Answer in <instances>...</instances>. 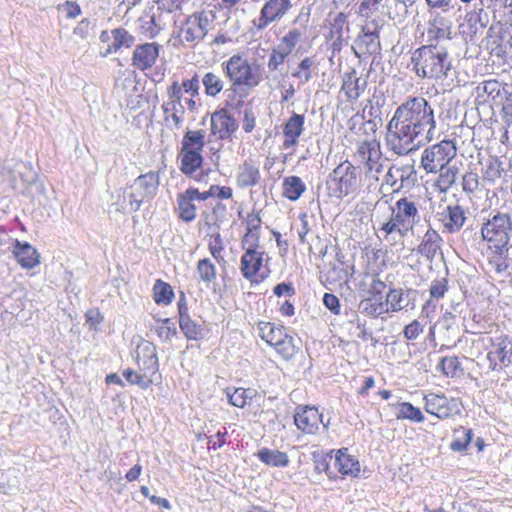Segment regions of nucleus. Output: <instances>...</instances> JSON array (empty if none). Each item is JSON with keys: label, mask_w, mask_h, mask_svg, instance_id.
I'll list each match as a JSON object with an SVG mask.
<instances>
[{"label": "nucleus", "mask_w": 512, "mask_h": 512, "mask_svg": "<svg viewBox=\"0 0 512 512\" xmlns=\"http://www.w3.org/2000/svg\"><path fill=\"white\" fill-rule=\"evenodd\" d=\"M301 36L302 34L298 29H292L282 37L277 47L290 55L297 43L300 41Z\"/></svg>", "instance_id": "52"}, {"label": "nucleus", "mask_w": 512, "mask_h": 512, "mask_svg": "<svg viewBox=\"0 0 512 512\" xmlns=\"http://www.w3.org/2000/svg\"><path fill=\"white\" fill-rule=\"evenodd\" d=\"M203 162L200 151L186 150L181 151V171L186 175L194 173Z\"/></svg>", "instance_id": "35"}, {"label": "nucleus", "mask_w": 512, "mask_h": 512, "mask_svg": "<svg viewBox=\"0 0 512 512\" xmlns=\"http://www.w3.org/2000/svg\"><path fill=\"white\" fill-rule=\"evenodd\" d=\"M255 391L252 389L237 388L232 393L227 392L229 402L236 407L243 408L247 400L252 399Z\"/></svg>", "instance_id": "49"}, {"label": "nucleus", "mask_w": 512, "mask_h": 512, "mask_svg": "<svg viewBox=\"0 0 512 512\" xmlns=\"http://www.w3.org/2000/svg\"><path fill=\"white\" fill-rule=\"evenodd\" d=\"M180 85L182 86V91L184 90L185 93L192 97L199 94L200 81L197 74H195L191 79L184 80Z\"/></svg>", "instance_id": "62"}, {"label": "nucleus", "mask_w": 512, "mask_h": 512, "mask_svg": "<svg viewBox=\"0 0 512 512\" xmlns=\"http://www.w3.org/2000/svg\"><path fill=\"white\" fill-rule=\"evenodd\" d=\"M202 84L205 88V94L210 97H215L224 88V82L221 77L213 72L204 74Z\"/></svg>", "instance_id": "45"}, {"label": "nucleus", "mask_w": 512, "mask_h": 512, "mask_svg": "<svg viewBox=\"0 0 512 512\" xmlns=\"http://www.w3.org/2000/svg\"><path fill=\"white\" fill-rule=\"evenodd\" d=\"M222 68L234 90L238 87L252 89L261 82L260 74L254 72L248 60L240 55L231 56L222 63Z\"/></svg>", "instance_id": "7"}, {"label": "nucleus", "mask_w": 512, "mask_h": 512, "mask_svg": "<svg viewBox=\"0 0 512 512\" xmlns=\"http://www.w3.org/2000/svg\"><path fill=\"white\" fill-rule=\"evenodd\" d=\"M436 120L424 97H412L399 105L387 125L386 145L396 155H407L435 139Z\"/></svg>", "instance_id": "1"}, {"label": "nucleus", "mask_w": 512, "mask_h": 512, "mask_svg": "<svg viewBox=\"0 0 512 512\" xmlns=\"http://www.w3.org/2000/svg\"><path fill=\"white\" fill-rule=\"evenodd\" d=\"M367 88V78L358 75L356 70L345 73L341 86L347 100L351 103L357 101Z\"/></svg>", "instance_id": "20"}, {"label": "nucleus", "mask_w": 512, "mask_h": 512, "mask_svg": "<svg viewBox=\"0 0 512 512\" xmlns=\"http://www.w3.org/2000/svg\"><path fill=\"white\" fill-rule=\"evenodd\" d=\"M390 211V218L379 224L378 231L384 239L393 233L405 236L420 220L416 202L408 197L397 200L393 206H390Z\"/></svg>", "instance_id": "3"}, {"label": "nucleus", "mask_w": 512, "mask_h": 512, "mask_svg": "<svg viewBox=\"0 0 512 512\" xmlns=\"http://www.w3.org/2000/svg\"><path fill=\"white\" fill-rule=\"evenodd\" d=\"M136 361L142 372L154 375L159 367L156 346L149 341H141L136 348Z\"/></svg>", "instance_id": "17"}, {"label": "nucleus", "mask_w": 512, "mask_h": 512, "mask_svg": "<svg viewBox=\"0 0 512 512\" xmlns=\"http://www.w3.org/2000/svg\"><path fill=\"white\" fill-rule=\"evenodd\" d=\"M503 90L506 95V98L502 106V119L505 123L512 118V92H508L504 88Z\"/></svg>", "instance_id": "64"}, {"label": "nucleus", "mask_w": 512, "mask_h": 512, "mask_svg": "<svg viewBox=\"0 0 512 512\" xmlns=\"http://www.w3.org/2000/svg\"><path fill=\"white\" fill-rule=\"evenodd\" d=\"M396 418L406 419L416 423H422L425 417L421 410L409 402H401L396 405Z\"/></svg>", "instance_id": "37"}, {"label": "nucleus", "mask_w": 512, "mask_h": 512, "mask_svg": "<svg viewBox=\"0 0 512 512\" xmlns=\"http://www.w3.org/2000/svg\"><path fill=\"white\" fill-rule=\"evenodd\" d=\"M238 128L236 120L226 109H220L211 115L210 137L217 140L229 138Z\"/></svg>", "instance_id": "16"}, {"label": "nucleus", "mask_w": 512, "mask_h": 512, "mask_svg": "<svg viewBox=\"0 0 512 512\" xmlns=\"http://www.w3.org/2000/svg\"><path fill=\"white\" fill-rule=\"evenodd\" d=\"M465 19L471 27L476 28L479 25L480 28L485 29L488 26L489 16L483 8V0H480L472 10L466 13Z\"/></svg>", "instance_id": "40"}, {"label": "nucleus", "mask_w": 512, "mask_h": 512, "mask_svg": "<svg viewBox=\"0 0 512 512\" xmlns=\"http://www.w3.org/2000/svg\"><path fill=\"white\" fill-rule=\"evenodd\" d=\"M455 438L450 444V449L455 452H463L467 449L470 444L473 431L464 427H459L454 431Z\"/></svg>", "instance_id": "44"}, {"label": "nucleus", "mask_w": 512, "mask_h": 512, "mask_svg": "<svg viewBox=\"0 0 512 512\" xmlns=\"http://www.w3.org/2000/svg\"><path fill=\"white\" fill-rule=\"evenodd\" d=\"M312 66H313L312 59L309 57H306L299 64V71L293 73L292 75L294 77H298V78L302 79V81L304 83H306V82L310 81L312 78V74L310 71Z\"/></svg>", "instance_id": "58"}, {"label": "nucleus", "mask_w": 512, "mask_h": 512, "mask_svg": "<svg viewBox=\"0 0 512 512\" xmlns=\"http://www.w3.org/2000/svg\"><path fill=\"white\" fill-rule=\"evenodd\" d=\"M466 220L464 209L459 205L447 206L443 213V225L450 232L459 231Z\"/></svg>", "instance_id": "29"}, {"label": "nucleus", "mask_w": 512, "mask_h": 512, "mask_svg": "<svg viewBox=\"0 0 512 512\" xmlns=\"http://www.w3.org/2000/svg\"><path fill=\"white\" fill-rule=\"evenodd\" d=\"M159 186V175L150 171L137 177L128 189L124 192L125 199L129 201V207L132 211H137L146 199L155 196Z\"/></svg>", "instance_id": "9"}, {"label": "nucleus", "mask_w": 512, "mask_h": 512, "mask_svg": "<svg viewBox=\"0 0 512 512\" xmlns=\"http://www.w3.org/2000/svg\"><path fill=\"white\" fill-rule=\"evenodd\" d=\"M451 22L443 16L436 15L428 23L427 37L429 41L451 38Z\"/></svg>", "instance_id": "28"}, {"label": "nucleus", "mask_w": 512, "mask_h": 512, "mask_svg": "<svg viewBox=\"0 0 512 512\" xmlns=\"http://www.w3.org/2000/svg\"><path fill=\"white\" fill-rule=\"evenodd\" d=\"M259 231H247L242 240L245 250H261L259 246Z\"/></svg>", "instance_id": "61"}, {"label": "nucleus", "mask_w": 512, "mask_h": 512, "mask_svg": "<svg viewBox=\"0 0 512 512\" xmlns=\"http://www.w3.org/2000/svg\"><path fill=\"white\" fill-rule=\"evenodd\" d=\"M457 155V147L451 140H443L424 149L421 155V167L427 173H438Z\"/></svg>", "instance_id": "8"}, {"label": "nucleus", "mask_w": 512, "mask_h": 512, "mask_svg": "<svg viewBox=\"0 0 512 512\" xmlns=\"http://www.w3.org/2000/svg\"><path fill=\"white\" fill-rule=\"evenodd\" d=\"M156 333L162 341H169L176 334V328L167 318L162 321V325L156 328Z\"/></svg>", "instance_id": "60"}, {"label": "nucleus", "mask_w": 512, "mask_h": 512, "mask_svg": "<svg viewBox=\"0 0 512 512\" xmlns=\"http://www.w3.org/2000/svg\"><path fill=\"white\" fill-rule=\"evenodd\" d=\"M125 379L132 385H138L142 389H146L150 386L153 380L150 378V374L137 373L133 370L127 369L123 372Z\"/></svg>", "instance_id": "51"}, {"label": "nucleus", "mask_w": 512, "mask_h": 512, "mask_svg": "<svg viewBox=\"0 0 512 512\" xmlns=\"http://www.w3.org/2000/svg\"><path fill=\"white\" fill-rule=\"evenodd\" d=\"M501 91V84L497 80H488L484 81L481 85L477 87V92L479 96H482L481 92L487 94L488 96H498Z\"/></svg>", "instance_id": "56"}, {"label": "nucleus", "mask_w": 512, "mask_h": 512, "mask_svg": "<svg viewBox=\"0 0 512 512\" xmlns=\"http://www.w3.org/2000/svg\"><path fill=\"white\" fill-rule=\"evenodd\" d=\"M440 240L441 238L435 230L428 229L418 246V252L428 259L433 258L436 251L439 249Z\"/></svg>", "instance_id": "34"}, {"label": "nucleus", "mask_w": 512, "mask_h": 512, "mask_svg": "<svg viewBox=\"0 0 512 512\" xmlns=\"http://www.w3.org/2000/svg\"><path fill=\"white\" fill-rule=\"evenodd\" d=\"M377 129V124L374 120H365L364 116L356 114L348 121V130L351 135L357 136L358 144L365 138H375L374 133Z\"/></svg>", "instance_id": "23"}, {"label": "nucleus", "mask_w": 512, "mask_h": 512, "mask_svg": "<svg viewBox=\"0 0 512 512\" xmlns=\"http://www.w3.org/2000/svg\"><path fill=\"white\" fill-rule=\"evenodd\" d=\"M295 425L299 430L307 434H315L322 426L327 428V424L323 422L322 414L316 407L306 406L298 408L294 415Z\"/></svg>", "instance_id": "15"}, {"label": "nucleus", "mask_w": 512, "mask_h": 512, "mask_svg": "<svg viewBox=\"0 0 512 512\" xmlns=\"http://www.w3.org/2000/svg\"><path fill=\"white\" fill-rule=\"evenodd\" d=\"M259 177L260 173L258 168L248 163H244L240 167L239 173L237 175V183L240 187L254 186L258 183Z\"/></svg>", "instance_id": "38"}, {"label": "nucleus", "mask_w": 512, "mask_h": 512, "mask_svg": "<svg viewBox=\"0 0 512 512\" xmlns=\"http://www.w3.org/2000/svg\"><path fill=\"white\" fill-rule=\"evenodd\" d=\"M197 274L201 282L208 287L217 278V270L214 263L209 258L200 259L196 267Z\"/></svg>", "instance_id": "42"}, {"label": "nucleus", "mask_w": 512, "mask_h": 512, "mask_svg": "<svg viewBox=\"0 0 512 512\" xmlns=\"http://www.w3.org/2000/svg\"><path fill=\"white\" fill-rule=\"evenodd\" d=\"M305 118L303 115L293 113L283 127L284 141L283 149H289L296 146L299 138L304 131Z\"/></svg>", "instance_id": "21"}, {"label": "nucleus", "mask_w": 512, "mask_h": 512, "mask_svg": "<svg viewBox=\"0 0 512 512\" xmlns=\"http://www.w3.org/2000/svg\"><path fill=\"white\" fill-rule=\"evenodd\" d=\"M379 21L373 19L362 26L360 34L352 46L357 56L376 53L380 49Z\"/></svg>", "instance_id": "13"}, {"label": "nucleus", "mask_w": 512, "mask_h": 512, "mask_svg": "<svg viewBox=\"0 0 512 512\" xmlns=\"http://www.w3.org/2000/svg\"><path fill=\"white\" fill-rule=\"evenodd\" d=\"M161 46L155 42L136 46L132 55V65L141 70L150 69L159 57Z\"/></svg>", "instance_id": "19"}, {"label": "nucleus", "mask_w": 512, "mask_h": 512, "mask_svg": "<svg viewBox=\"0 0 512 512\" xmlns=\"http://www.w3.org/2000/svg\"><path fill=\"white\" fill-rule=\"evenodd\" d=\"M289 54L276 47L272 50L267 67L270 71H276L282 65Z\"/></svg>", "instance_id": "55"}, {"label": "nucleus", "mask_w": 512, "mask_h": 512, "mask_svg": "<svg viewBox=\"0 0 512 512\" xmlns=\"http://www.w3.org/2000/svg\"><path fill=\"white\" fill-rule=\"evenodd\" d=\"M162 110L165 125L170 129H180L185 114L183 104L165 101L162 104Z\"/></svg>", "instance_id": "27"}, {"label": "nucleus", "mask_w": 512, "mask_h": 512, "mask_svg": "<svg viewBox=\"0 0 512 512\" xmlns=\"http://www.w3.org/2000/svg\"><path fill=\"white\" fill-rule=\"evenodd\" d=\"M479 176L475 172H466L462 177V188L465 193H474L479 189Z\"/></svg>", "instance_id": "54"}, {"label": "nucleus", "mask_w": 512, "mask_h": 512, "mask_svg": "<svg viewBox=\"0 0 512 512\" xmlns=\"http://www.w3.org/2000/svg\"><path fill=\"white\" fill-rule=\"evenodd\" d=\"M290 8V0H268L260 11L257 28H266L270 23L282 18Z\"/></svg>", "instance_id": "18"}, {"label": "nucleus", "mask_w": 512, "mask_h": 512, "mask_svg": "<svg viewBox=\"0 0 512 512\" xmlns=\"http://www.w3.org/2000/svg\"><path fill=\"white\" fill-rule=\"evenodd\" d=\"M359 185L358 168L348 160L341 162L327 180L330 195L337 199L355 192Z\"/></svg>", "instance_id": "6"}, {"label": "nucleus", "mask_w": 512, "mask_h": 512, "mask_svg": "<svg viewBox=\"0 0 512 512\" xmlns=\"http://www.w3.org/2000/svg\"><path fill=\"white\" fill-rule=\"evenodd\" d=\"M411 294L410 290L404 292L402 289H391L386 296L387 309L397 312L409 306L414 308L415 300L411 298Z\"/></svg>", "instance_id": "25"}, {"label": "nucleus", "mask_w": 512, "mask_h": 512, "mask_svg": "<svg viewBox=\"0 0 512 512\" xmlns=\"http://www.w3.org/2000/svg\"><path fill=\"white\" fill-rule=\"evenodd\" d=\"M282 186L283 195L291 201L298 200L306 190L304 182L298 176L286 177Z\"/></svg>", "instance_id": "36"}, {"label": "nucleus", "mask_w": 512, "mask_h": 512, "mask_svg": "<svg viewBox=\"0 0 512 512\" xmlns=\"http://www.w3.org/2000/svg\"><path fill=\"white\" fill-rule=\"evenodd\" d=\"M354 159L367 180L370 182L379 180L384 170L385 160L380 142L376 138H365L360 141L355 150Z\"/></svg>", "instance_id": "4"}, {"label": "nucleus", "mask_w": 512, "mask_h": 512, "mask_svg": "<svg viewBox=\"0 0 512 512\" xmlns=\"http://www.w3.org/2000/svg\"><path fill=\"white\" fill-rule=\"evenodd\" d=\"M161 30L154 15H146L139 19V31L147 38H154Z\"/></svg>", "instance_id": "48"}, {"label": "nucleus", "mask_w": 512, "mask_h": 512, "mask_svg": "<svg viewBox=\"0 0 512 512\" xmlns=\"http://www.w3.org/2000/svg\"><path fill=\"white\" fill-rule=\"evenodd\" d=\"M362 304L365 305L364 311L369 315L378 316L389 311L381 301L378 303H372V299L370 298L363 301Z\"/></svg>", "instance_id": "63"}, {"label": "nucleus", "mask_w": 512, "mask_h": 512, "mask_svg": "<svg viewBox=\"0 0 512 512\" xmlns=\"http://www.w3.org/2000/svg\"><path fill=\"white\" fill-rule=\"evenodd\" d=\"M153 298L157 304L169 305L174 298V292L170 284L157 280L153 286Z\"/></svg>", "instance_id": "43"}, {"label": "nucleus", "mask_w": 512, "mask_h": 512, "mask_svg": "<svg viewBox=\"0 0 512 512\" xmlns=\"http://www.w3.org/2000/svg\"><path fill=\"white\" fill-rule=\"evenodd\" d=\"M503 168L497 158L490 157L483 164L482 177L488 182H495L501 177Z\"/></svg>", "instance_id": "47"}, {"label": "nucleus", "mask_w": 512, "mask_h": 512, "mask_svg": "<svg viewBox=\"0 0 512 512\" xmlns=\"http://www.w3.org/2000/svg\"><path fill=\"white\" fill-rule=\"evenodd\" d=\"M411 61L415 73L421 78H445L452 67L447 50L432 44L416 49Z\"/></svg>", "instance_id": "2"}, {"label": "nucleus", "mask_w": 512, "mask_h": 512, "mask_svg": "<svg viewBox=\"0 0 512 512\" xmlns=\"http://www.w3.org/2000/svg\"><path fill=\"white\" fill-rule=\"evenodd\" d=\"M258 329L261 339L274 347L283 358L290 359L295 355L294 339L286 333L283 327H278L270 322H260Z\"/></svg>", "instance_id": "10"}, {"label": "nucleus", "mask_w": 512, "mask_h": 512, "mask_svg": "<svg viewBox=\"0 0 512 512\" xmlns=\"http://www.w3.org/2000/svg\"><path fill=\"white\" fill-rule=\"evenodd\" d=\"M411 167L392 165L386 175L385 183L393 188L394 192H398L404 186V181L408 178Z\"/></svg>", "instance_id": "32"}, {"label": "nucleus", "mask_w": 512, "mask_h": 512, "mask_svg": "<svg viewBox=\"0 0 512 512\" xmlns=\"http://www.w3.org/2000/svg\"><path fill=\"white\" fill-rule=\"evenodd\" d=\"M424 325L418 321L413 320L410 324L406 325L403 334L407 340H416L420 334L423 333Z\"/></svg>", "instance_id": "59"}, {"label": "nucleus", "mask_w": 512, "mask_h": 512, "mask_svg": "<svg viewBox=\"0 0 512 512\" xmlns=\"http://www.w3.org/2000/svg\"><path fill=\"white\" fill-rule=\"evenodd\" d=\"M208 249L216 261H218V262L224 261V258L222 256L224 246H223V242H222V238H221L220 234L217 233L215 235L210 236V240L208 243Z\"/></svg>", "instance_id": "53"}, {"label": "nucleus", "mask_w": 512, "mask_h": 512, "mask_svg": "<svg viewBox=\"0 0 512 512\" xmlns=\"http://www.w3.org/2000/svg\"><path fill=\"white\" fill-rule=\"evenodd\" d=\"M263 250H245L240 261V270L244 278L252 280L260 271L263 263Z\"/></svg>", "instance_id": "22"}, {"label": "nucleus", "mask_w": 512, "mask_h": 512, "mask_svg": "<svg viewBox=\"0 0 512 512\" xmlns=\"http://www.w3.org/2000/svg\"><path fill=\"white\" fill-rule=\"evenodd\" d=\"M13 252L17 262L23 268L31 269L40 263L38 252L28 243L20 244L17 242Z\"/></svg>", "instance_id": "30"}, {"label": "nucleus", "mask_w": 512, "mask_h": 512, "mask_svg": "<svg viewBox=\"0 0 512 512\" xmlns=\"http://www.w3.org/2000/svg\"><path fill=\"white\" fill-rule=\"evenodd\" d=\"M483 240L490 248L502 249L512 247V219L507 213L497 212L490 217L481 228Z\"/></svg>", "instance_id": "5"}, {"label": "nucleus", "mask_w": 512, "mask_h": 512, "mask_svg": "<svg viewBox=\"0 0 512 512\" xmlns=\"http://www.w3.org/2000/svg\"><path fill=\"white\" fill-rule=\"evenodd\" d=\"M334 467L343 476L356 477L360 473V464L358 460H356L353 456L347 454L343 450L338 451L334 459Z\"/></svg>", "instance_id": "31"}, {"label": "nucleus", "mask_w": 512, "mask_h": 512, "mask_svg": "<svg viewBox=\"0 0 512 512\" xmlns=\"http://www.w3.org/2000/svg\"><path fill=\"white\" fill-rule=\"evenodd\" d=\"M439 176L435 182V186L440 191L446 192L449 190L457 180L458 169L455 166H444L439 172Z\"/></svg>", "instance_id": "41"}, {"label": "nucleus", "mask_w": 512, "mask_h": 512, "mask_svg": "<svg viewBox=\"0 0 512 512\" xmlns=\"http://www.w3.org/2000/svg\"><path fill=\"white\" fill-rule=\"evenodd\" d=\"M508 247L502 249L494 248L489 256V265L496 273H502L508 268L507 259Z\"/></svg>", "instance_id": "46"}, {"label": "nucleus", "mask_w": 512, "mask_h": 512, "mask_svg": "<svg viewBox=\"0 0 512 512\" xmlns=\"http://www.w3.org/2000/svg\"><path fill=\"white\" fill-rule=\"evenodd\" d=\"M112 35L114 39L112 44L114 51H117L122 47H130L135 42L134 36L123 28L112 30Z\"/></svg>", "instance_id": "50"}, {"label": "nucleus", "mask_w": 512, "mask_h": 512, "mask_svg": "<svg viewBox=\"0 0 512 512\" xmlns=\"http://www.w3.org/2000/svg\"><path fill=\"white\" fill-rule=\"evenodd\" d=\"M489 367L498 370L512 364V338L508 336L498 337L492 343V350L487 354Z\"/></svg>", "instance_id": "14"}, {"label": "nucleus", "mask_w": 512, "mask_h": 512, "mask_svg": "<svg viewBox=\"0 0 512 512\" xmlns=\"http://www.w3.org/2000/svg\"><path fill=\"white\" fill-rule=\"evenodd\" d=\"M186 308L179 304V326L188 340H199L204 336L202 325L191 320Z\"/></svg>", "instance_id": "26"}, {"label": "nucleus", "mask_w": 512, "mask_h": 512, "mask_svg": "<svg viewBox=\"0 0 512 512\" xmlns=\"http://www.w3.org/2000/svg\"><path fill=\"white\" fill-rule=\"evenodd\" d=\"M205 145L203 130H188L182 140V149L202 152Z\"/></svg>", "instance_id": "39"}, {"label": "nucleus", "mask_w": 512, "mask_h": 512, "mask_svg": "<svg viewBox=\"0 0 512 512\" xmlns=\"http://www.w3.org/2000/svg\"><path fill=\"white\" fill-rule=\"evenodd\" d=\"M261 462L273 467H286L289 464V457L279 450L262 448L257 453Z\"/></svg>", "instance_id": "33"}, {"label": "nucleus", "mask_w": 512, "mask_h": 512, "mask_svg": "<svg viewBox=\"0 0 512 512\" xmlns=\"http://www.w3.org/2000/svg\"><path fill=\"white\" fill-rule=\"evenodd\" d=\"M424 409L440 420L461 414L462 404L457 398H447L444 394L429 393L424 396Z\"/></svg>", "instance_id": "12"}, {"label": "nucleus", "mask_w": 512, "mask_h": 512, "mask_svg": "<svg viewBox=\"0 0 512 512\" xmlns=\"http://www.w3.org/2000/svg\"><path fill=\"white\" fill-rule=\"evenodd\" d=\"M448 290V281L446 278L436 279L430 285V296L432 298H442Z\"/></svg>", "instance_id": "57"}, {"label": "nucleus", "mask_w": 512, "mask_h": 512, "mask_svg": "<svg viewBox=\"0 0 512 512\" xmlns=\"http://www.w3.org/2000/svg\"><path fill=\"white\" fill-rule=\"evenodd\" d=\"M214 21L212 12L201 11L190 15L182 24L179 37L183 42L192 43L205 37Z\"/></svg>", "instance_id": "11"}, {"label": "nucleus", "mask_w": 512, "mask_h": 512, "mask_svg": "<svg viewBox=\"0 0 512 512\" xmlns=\"http://www.w3.org/2000/svg\"><path fill=\"white\" fill-rule=\"evenodd\" d=\"M195 195H199L196 188H189L178 195V215L185 222H191L196 218V206L193 203Z\"/></svg>", "instance_id": "24"}]
</instances>
